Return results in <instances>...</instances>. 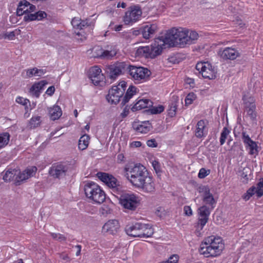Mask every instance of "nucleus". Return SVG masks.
Returning <instances> with one entry per match:
<instances>
[{
    "mask_svg": "<svg viewBox=\"0 0 263 263\" xmlns=\"http://www.w3.org/2000/svg\"><path fill=\"white\" fill-rule=\"evenodd\" d=\"M166 42L170 47H184L194 44L198 39V33L184 28H173L165 34Z\"/></svg>",
    "mask_w": 263,
    "mask_h": 263,
    "instance_id": "nucleus-1",
    "label": "nucleus"
},
{
    "mask_svg": "<svg viewBox=\"0 0 263 263\" xmlns=\"http://www.w3.org/2000/svg\"><path fill=\"white\" fill-rule=\"evenodd\" d=\"M224 248L222 238L211 235L205 238L201 242L198 251L204 257L214 258L220 255Z\"/></svg>",
    "mask_w": 263,
    "mask_h": 263,
    "instance_id": "nucleus-2",
    "label": "nucleus"
},
{
    "mask_svg": "<svg viewBox=\"0 0 263 263\" xmlns=\"http://www.w3.org/2000/svg\"><path fill=\"white\" fill-rule=\"evenodd\" d=\"M167 45L165 34L155 39L151 46H140L136 50V54L138 57L153 59L159 55L163 48Z\"/></svg>",
    "mask_w": 263,
    "mask_h": 263,
    "instance_id": "nucleus-3",
    "label": "nucleus"
},
{
    "mask_svg": "<svg viewBox=\"0 0 263 263\" xmlns=\"http://www.w3.org/2000/svg\"><path fill=\"white\" fill-rule=\"evenodd\" d=\"M146 168L140 163H127L123 170V175L135 187L148 173Z\"/></svg>",
    "mask_w": 263,
    "mask_h": 263,
    "instance_id": "nucleus-4",
    "label": "nucleus"
},
{
    "mask_svg": "<svg viewBox=\"0 0 263 263\" xmlns=\"http://www.w3.org/2000/svg\"><path fill=\"white\" fill-rule=\"evenodd\" d=\"M86 197L94 204H101L106 198V195L102 188L96 182L88 181L83 187Z\"/></svg>",
    "mask_w": 263,
    "mask_h": 263,
    "instance_id": "nucleus-5",
    "label": "nucleus"
},
{
    "mask_svg": "<svg viewBox=\"0 0 263 263\" xmlns=\"http://www.w3.org/2000/svg\"><path fill=\"white\" fill-rule=\"evenodd\" d=\"M127 72L130 78L136 84L144 83L149 80L151 71L142 66L128 65Z\"/></svg>",
    "mask_w": 263,
    "mask_h": 263,
    "instance_id": "nucleus-6",
    "label": "nucleus"
},
{
    "mask_svg": "<svg viewBox=\"0 0 263 263\" xmlns=\"http://www.w3.org/2000/svg\"><path fill=\"white\" fill-rule=\"evenodd\" d=\"M141 197L133 193H124L119 198V203L125 209L135 211L140 204Z\"/></svg>",
    "mask_w": 263,
    "mask_h": 263,
    "instance_id": "nucleus-7",
    "label": "nucleus"
},
{
    "mask_svg": "<svg viewBox=\"0 0 263 263\" xmlns=\"http://www.w3.org/2000/svg\"><path fill=\"white\" fill-rule=\"evenodd\" d=\"M196 69L204 79L213 80L216 78V68L208 62L197 63Z\"/></svg>",
    "mask_w": 263,
    "mask_h": 263,
    "instance_id": "nucleus-8",
    "label": "nucleus"
},
{
    "mask_svg": "<svg viewBox=\"0 0 263 263\" xmlns=\"http://www.w3.org/2000/svg\"><path fill=\"white\" fill-rule=\"evenodd\" d=\"M198 221L195 226L196 233L197 236L201 235V231L205 226L209 220V217L211 213V210L206 205H203L198 208Z\"/></svg>",
    "mask_w": 263,
    "mask_h": 263,
    "instance_id": "nucleus-9",
    "label": "nucleus"
},
{
    "mask_svg": "<svg viewBox=\"0 0 263 263\" xmlns=\"http://www.w3.org/2000/svg\"><path fill=\"white\" fill-rule=\"evenodd\" d=\"M97 175L100 180L112 190V192L118 194L121 192V186L117 179L113 176L102 172L98 173Z\"/></svg>",
    "mask_w": 263,
    "mask_h": 263,
    "instance_id": "nucleus-10",
    "label": "nucleus"
},
{
    "mask_svg": "<svg viewBox=\"0 0 263 263\" xmlns=\"http://www.w3.org/2000/svg\"><path fill=\"white\" fill-rule=\"evenodd\" d=\"M135 187L145 193H153L156 189L155 179L148 172Z\"/></svg>",
    "mask_w": 263,
    "mask_h": 263,
    "instance_id": "nucleus-11",
    "label": "nucleus"
},
{
    "mask_svg": "<svg viewBox=\"0 0 263 263\" xmlns=\"http://www.w3.org/2000/svg\"><path fill=\"white\" fill-rule=\"evenodd\" d=\"M243 103L245 111L247 115L251 119H254L256 118V114L255 111L256 105L255 100L250 92L244 93L242 97Z\"/></svg>",
    "mask_w": 263,
    "mask_h": 263,
    "instance_id": "nucleus-12",
    "label": "nucleus"
},
{
    "mask_svg": "<svg viewBox=\"0 0 263 263\" xmlns=\"http://www.w3.org/2000/svg\"><path fill=\"white\" fill-rule=\"evenodd\" d=\"M142 10L137 6H131L125 12L123 22L126 25H133L141 19Z\"/></svg>",
    "mask_w": 263,
    "mask_h": 263,
    "instance_id": "nucleus-13",
    "label": "nucleus"
},
{
    "mask_svg": "<svg viewBox=\"0 0 263 263\" xmlns=\"http://www.w3.org/2000/svg\"><path fill=\"white\" fill-rule=\"evenodd\" d=\"M128 65L125 62H118L108 66L106 70L110 79L114 80L125 70L127 71Z\"/></svg>",
    "mask_w": 263,
    "mask_h": 263,
    "instance_id": "nucleus-14",
    "label": "nucleus"
},
{
    "mask_svg": "<svg viewBox=\"0 0 263 263\" xmlns=\"http://www.w3.org/2000/svg\"><path fill=\"white\" fill-rule=\"evenodd\" d=\"M199 192L202 195L203 201L205 205H206L209 209H214L216 206L217 201L211 193L209 188L206 186H200L199 188Z\"/></svg>",
    "mask_w": 263,
    "mask_h": 263,
    "instance_id": "nucleus-15",
    "label": "nucleus"
},
{
    "mask_svg": "<svg viewBox=\"0 0 263 263\" xmlns=\"http://www.w3.org/2000/svg\"><path fill=\"white\" fill-rule=\"evenodd\" d=\"M88 76L95 85H99L104 79L101 69L98 66L91 67L89 69Z\"/></svg>",
    "mask_w": 263,
    "mask_h": 263,
    "instance_id": "nucleus-16",
    "label": "nucleus"
},
{
    "mask_svg": "<svg viewBox=\"0 0 263 263\" xmlns=\"http://www.w3.org/2000/svg\"><path fill=\"white\" fill-rule=\"evenodd\" d=\"M255 194L258 197L263 195V179L260 180L256 186H252L249 189L246 193L243 195V198L247 201Z\"/></svg>",
    "mask_w": 263,
    "mask_h": 263,
    "instance_id": "nucleus-17",
    "label": "nucleus"
},
{
    "mask_svg": "<svg viewBox=\"0 0 263 263\" xmlns=\"http://www.w3.org/2000/svg\"><path fill=\"white\" fill-rule=\"evenodd\" d=\"M36 171L37 168L35 166L28 167L22 172L18 169V173L15 178V183L18 185L20 182L33 176Z\"/></svg>",
    "mask_w": 263,
    "mask_h": 263,
    "instance_id": "nucleus-18",
    "label": "nucleus"
},
{
    "mask_svg": "<svg viewBox=\"0 0 263 263\" xmlns=\"http://www.w3.org/2000/svg\"><path fill=\"white\" fill-rule=\"evenodd\" d=\"M123 95V89L120 88V89L118 87L112 86L108 91L106 99L109 103L116 104L119 102L120 99Z\"/></svg>",
    "mask_w": 263,
    "mask_h": 263,
    "instance_id": "nucleus-19",
    "label": "nucleus"
},
{
    "mask_svg": "<svg viewBox=\"0 0 263 263\" xmlns=\"http://www.w3.org/2000/svg\"><path fill=\"white\" fill-rule=\"evenodd\" d=\"M45 73L46 70L45 69L32 67L23 70L21 76L24 79H30L33 77H41Z\"/></svg>",
    "mask_w": 263,
    "mask_h": 263,
    "instance_id": "nucleus-20",
    "label": "nucleus"
},
{
    "mask_svg": "<svg viewBox=\"0 0 263 263\" xmlns=\"http://www.w3.org/2000/svg\"><path fill=\"white\" fill-rule=\"evenodd\" d=\"M35 7L30 4L26 0L21 1L18 5L16 13L21 16L25 13H29L35 11Z\"/></svg>",
    "mask_w": 263,
    "mask_h": 263,
    "instance_id": "nucleus-21",
    "label": "nucleus"
},
{
    "mask_svg": "<svg viewBox=\"0 0 263 263\" xmlns=\"http://www.w3.org/2000/svg\"><path fill=\"white\" fill-rule=\"evenodd\" d=\"M47 84V82L46 80H42L34 83L29 88V95L32 97L39 98L41 93V91Z\"/></svg>",
    "mask_w": 263,
    "mask_h": 263,
    "instance_id": "nucleus-22",
    "label": "nucleus"
},
{
    "mask_svg": "<svg viewBox=\"0 0 263 263\" xmlns=\"http://www.w3.org/2000/svg\"><path fill=\"white\" fill-rule=\"evenodd\" d=\"M120 226L118 220H109L107 221L102 227V231L110 234H116L119 229Z\"/></svg>",
    "mask_w": 263,
    "mask_h": 263,
    "instance_id": "nucleus-23",
    "label": "nucleus"
},
{
    "mask_svg": "<svg viewBox=\"0 0 263 263\" xmlns=\"http://www.w3.org/2000/svg\"><path fill=\"white\" fill-rule=\"evenodd\" d=\"M133 127L137 133L146 134L152 129L151 124L149 121L135 122L133 124Z\"/></svg>",
    "mask_w": 263,
    "mask_h": 263,
    "instance_id": "nucleus-24",
    "label": "nucleus"
},
{
    "mask_svg": "<svg viewBox=\"0 0 263 263\" xmlns=\"http://www.w3.org/2000/svg\"><path fill=\"white\" fill-rule=\"evenodd\" d=\"M243 140L249 153L252 155H257L258 151L256 142L253 141L248 135H246L245 134L243 135Z\"/></svg>",
    "mask_w": 263,
    "mask_h": 263,
    "instance_id": "nucleus-25",
    "label": "nucleus"
},
{
    "mask_svg": "<svg viewBox=\"0 0 263 263\" xmlns=\"http://www.w3.org/2000/svg\"><path fill=\"white\" fill-rule=\"evenodd\" d=\"M141 224L142 223L137 222L134 224L126 226L125 228L126 234L134 237H139L140 235H141L140 233Z\"/></svg>",
    "mask_w": 263,
    "mask_h": 263,
    "instance_id": "nucleus-26",
    "label": "nucleus"
},
{
    "mask_svg": "<svg viewBox=\"0 0 263 263\" xmlns=\"http://www.w3.org/2000/svg\"><path fill=\"white\" fill-rule=\"evenodd\" d=\"M208 132L206 122L203 120L199 121L196 125L195 130L196 137L199 138L205 137Z\"/></svg>",
    "mask_w": 263,
    "mask_h": 263,
    "instance_id": "nucleus-27",
    "label": "nucleus"
},
{
    "mask_svg": "<svg viewBox=\"0 0 263 263\" xmlns=\"http://www.w3.org/2000/svg\"><path fill=\"white\" fill-rule=\"evenodd\" d=\"M67 169L65 165L58 164L52 166L50 170V174L55 177H60L67 171Z\"/></svg>",
    "mask_w": 263,
    "mask_h": 263,
    "instance_id": "nucleus-28",
    "label": "nucleus"
},
{
    "mask_svg": "<svg viewBox=\"0 0 263 263\" xmlns=\"http://www.w3.org/2000/svg\"><path fill=\"white\" fill-rule=\"evenodd\" d=\"M157 26L156 24L146 25L141 28L143 37L145 39L150 38L156 32Z\"/></svg>",
    "mask_w": 263,
    "mask_h": 263,
    "instance_id": "nucleus-29",
    "label": "nucleus"
},
{
    "mask_svg": "<svg viewBox=\"0 0 263 263\" xmlns=\"http://www.w3.org/2000/svg\"><path fill=\"white\" fill-rule=\"evenodd\" d=\"M154 229L152 226L148 223H142L141 224L140 235V238H148L151 237L154 234Z\"/></svg>",
    "mask_w": 263,
    "mask_h": 263,
    "instance_id": "nucleus-30",
    "label": "nucleus"
},
{
    "mask_svg": "<svg viewBox=\"0 0 263 263\" xmlns=\"http://www.w3.org/2000/svg\"><path fill=\"white\" fill-rule=\"evenodd\" d=\"M71 25L76 29L82 30L87 28L90 24L88 22V20L82 21L78 17L73 18L71 22Z\"/></svg>",
    "mask_w": 263,
    "mask_h": 263,
    "instance_id": "nucleus-31",
    "label": "nucleus"
},
{
    "mask_svg": "<svg viewBox=\"0 0 263 263\" xmlns=\"http://www.w3.org/2000/svg\"><path fill=\"white\" fill-rule=\"evenodd\" d=\"M46 16V13L42 11H39L35 13H29L24 16V20L26 21L41 20Z\"/></svg>",
    "mask_w": 263,
    "mask_h": 263,
    "instance_id": "nucleus-32",
    "label": "nucleus"
},
{
    "mask_svg": "<svg viewBox=\"0 0 263 263\" xmlns=\"http://www.w3.org/2000/svg\"><path fill=\"white\" fill-rule=\"evenodd\" d=\"M238 175L240 176L242 182L244 183H247L251 177V170L248 166L241 167L239 169Z\"/></svg>",
    "mask_w": 263,
    "mask_h": 263,
    "instance_id": "nucleus-33",
    "label": "nucleus"
},
{
    "mask_svg": "<svg viewBox=\"0 0 263 263\" xmlns=\"http://www.w3.org/2000/svg\"><path fill=\"white\" fill-rule=\"evenodd\" d=\"M49 115L52 120L58 119L62 115V111L60 107L54 105L48 108Z\"/></svg>",
    "mask_w": 263,
    "mask_h": 263,
    "instance_id": "nucleus-34",
    "label": "nucleus"
},
{
    "mask_svg": "<svg viewBox=\"0 0 263 263\" xmlns=\"http://www.w3.org/2000/svg\"><path fill=\"white\" fill-rule=\"evenodd\" d=\"M153 102L148 99H142L138 100L135 104L133 108L136 110H140L152 106Z\"/></svg>",
    "mask_w": 263,
    "mask_h": 263,
    "instance_id": "nucleus-35",
    "label": "nucleus"
},
{
    "mask_svg": "<svg viewBox=\"0 0 263 263\" xmlns=\"http://www.w3.org/2000/svg\"><path fill=\"white\" fill-rule=\"evenodd\" d=\"M17 173L18 169L9 168L5 172L3 176V179L6 182H9L12 180H14L15 181V178L17 176Z\"/></svg>",
    "mask_w": 263,
    "mask_h": 263,
    "instance_id": "nucleus-36",
    "label": "nucleus"
},
{
    "mask_svg": "<svg viewBox=\"0 0 263 263\" xmlns=\"http://www.w3.org/2000/svg\"><path fill=\"white\" fill-rule=\"evenodd\" d=\"M117 53V50L115 47H111L110 49L103 50L102 59H111Z\"/></svg>",
    "mask_w": 263,
    "mask_h": 263,
    "instance_id": "nucleus-37",
    "label": "nucleus"
},
{
    "mask_svg": "<svg viewBox=\"0 0 263 263\" xmlns=\"http://www.w3.org/2000/svg\"><path fill=\"white\" fill-rule=\"evenodd\" d=\"M137 88L134 86H130L123 99L122 104H125L136 94Z\"/></svg>",
    "mask_w": 263,
    "mask_h": 263,
    "instance_id": "nucleus-38",
    "label": "nucleus"
},
{
    "mask_svg": "<svg viewBox=\"0 0 263 263\" xmlns=\"http://www.w3.org/2000/svg\"><path fill=\"white\" fill-rule=\"evenodd\" d=\"M89 143V137L88 135L84 134L82 136L79 141L78 147L81 150L85 149L88 146Z\"/></svg>",
    "mask_w": 263,
    "mask_h": 263,
    "instance_id": "nucleus-39",
    "label": "nucleus"
},
{
    "mask_svg": "<svg viewBox=\"0 0 263 263\" xmlns=\"http://www.w3.org/2000/svg\"><path fill=\"white\" fill-rule=\"evenodd\" d=\"M218 55L223 61H229L230 59V48L226 47L220 49L218 52Z\"/></svg>",
    "mask_w": 263,
    "mask_h": 263,
    "instance_id": "nucleus-40",
    "label": "nucleus"
},
{
    "mask_svg": "<svg viewBox=\"0 0 263 263\" xmlns=\"http://www.w3.org/2000/svg\"><path fill=\"white\" fill-rule=\"evenodd\" d=\"M10 140V135L8 133L0 134V149L5 147Z\"/></svg>",
    "mask_w": 263,
    "mask_h": 263,
    "instance_id": "nucleus-41",
    "label": "nucleus"
},
{
    "mask_svg": "<svg viewBox=\"0 0 263 263\" xmlns=\"http://www.w3.org/2000/svg\"><path fill=\"white\" fill-rule=\"evenodd\" d=\"M245 24L242 21V20L236 18L235 20H233L232 22V25H231V27H233L234 31L240 32L241 30L245 27Z\"/></svg>",
    "mask_w": 263,
    "mask_h": 263,
    "instance_id": "nucleus-42",
    "label": "nucleus"
},
{
    "mask_svg": "<svg viewBox=\"0 0 263 263\" xmlns=\"http://www.w3.org/2000/svg\"><path fill=\"white\" fill-rule=\"evenodd\" d=\"M15 102L24 106L25 110L27 111L29 109L30 105V101L22 97L17 96L15 99Z\"/></svg>",
    "mask_w": 263,
    "mask_h": 263,
    "instance_id": "nucleus-43",
    "label": "nucleus"
},
{
    "mask_svg": "<svg viewBox=\"0 0 263 263\" xmlns=\"http://www.w3.org/2000/svg\"><path fill=\"white\" fill-rule=\"evenodd\" d=\"M41 116H34L29 121V127L31 128H35L40 125L41 122Z\"/></svg>",
    "mask_w": 263,
    "mask_h": 263,
    "instance_id": "nucleus-44",
    "label": "nucleus"
},
{
    "mask_svg": "<svg viewBox=\"0 0 263 263\" xmlns=\"http://www.w3.org/2000/svg\"><path fill=\"white\" fill-rule=\"evenodd\" d=\"M103 49L100 46H95L92 49V57L93 58H101Z\"/></svg>",
    "mask_w": 263,
    "mask_h": 263,
    "instance_id": "nucleus-45",
    "label": "nucleus"
},
{
    "mask_svg": "<svg viewBox=\"0 0 263 263\" xmlns=\"http://www.w3.org/2000/svg\"><path fill=\"white\" fill-rule=\"evenodd\" d=\"M197 97L195 93L190 92L186 97L185 99V105L188 106L193 103V101H195Z\"/></svg>",
    "mask_w": 263,
    "mask_h": 263,
    "instance_id": "nucleus-46",
    "label": "nucleus"
},
{
    "mask_svg": "<svg viewBox=\"0 0 263 263\" xmlns=\"http://www.w3.org/2000/svg\"><path fill=\"white\" fill-rule=\"evenodd\" d=\"M229 130L227 128L224 127L222 132L221 134V136L220 138V142L221 145L223 144L226 141V139L228 135L229 134Z\"/></svg>",
    "mask_w": 263,
    "mask_h": 263,
    "instance_id": "nucleus-47",
    "label": "nucleus"
},
{
    "mask_svg": "<svg viewBox=\"0 0 263 263\" xmlns=\"http://www.w3.org/2000/svg\"><path fill=\"white\" fill-rule=\"evenodd\" d=\"M1 36L2 39H8L9 40H13L15 37V33L14 31L7 32L3 33Z\"/></svg>",
    "mask_w": 263,
    "mask_h": 263,
    "instance_id": "nucleus-48",
    "label": "nucleus"
},
{
    "mask_svg": "<svg viewBox=\"0 0 263 263\" xmlns=\"http://www.w3.org/2000/svg\"><path fill=\"white\" fill-rule=\"evenodd\" d=\"M210 173V170L205 169L204 168H201L198 173V177L200 179L204 178Z\"/></svg>",
    "mask_w": 263,
    "mask_h": 263,
    "instance_id": "nucleus-49",
    "label": "nucleus"
},
{
    "mask_svg": "<svg viewBox=\"0 0 263 263\" xmlns=\"http://www.w3.org/2000/svg\"><path fill=\"white\" fill-rule=\"evenodd\" d=\"M164 107L162 105H158V106H153L151 109V112L153 114H159L163 111Z\"/></svg>",
    "mask_w": 263,
    "mask_h": 263,
    "instance_id": "nucleus-50",
    "label": "nucleus"
},
{
    "mask_svg": "<svg viewBox=\"0 0 263 263\" xmlns=\"http://www.w3.org/2000/svg\"><path fill=\"white\" fill-rule=\"evenodd\" d=\"M240 55L241 52L239 50L231 48V60L236 59L237 58L239 57Z\"/></svg>",
    "mask_w": 263,
    "mask_h": 263,
    "instance_id": "nucleus-51",
    "label": "nucleus"
},
{
    "mask_svg": "<svg viewBox=\"0 0 263 263\" xmlns=\"http://www.w3.org/2000/svg\"><path fill=\"white\" fill-rule=\"evenodd\" d=\"M183 213L185 216L188 217H190L193 214V212L191 206L188 205H185L183 207Z\"/></svg>",
    "mask_w": 263,
    "mask_h": 263,
    "instance_id": "nucleus-52",
    "label": "nucleus"
},
{
    "mask_svg": "<svg viewBox=\"0 0 263 263\" xmlns=\"http://www.w3.org/2000/svg\"><path fill=\"white\" fill-rule=\"evenodd\" d=\"M100 212L102 215H107L110 213L111 209L108 205L104 204L101 207Z\"/></svg>",
    "mask_w": 263,
    "mask_h": 263,
    "instance_id": "nucleus-53",
    "label": "nucleus"
},
{
    "mask_svg": "<svg viewBox=\"0 0 263 263\" xmlns=\"http://www.w3.org/2000/svg\"><path fill=\"white\" fill-rule=\"evenodd\" d=\"M179 259L177 255H173L170 257L168 260L164 261L165 263H177Z\"/></svg>",
    "mask_w": 263,
    "mask_h": 263,
    "instance_id": "nucleus-54",
    "label": "nucleus"
},
{
    "mask_svg": "<svg viewBox=\"0 0 263 263\" xmlns=\"http://www.w3.org/2000/svg\"><path fill=\"white\" fill-rule=\"evenodd\" d=\"M147 145L150 147H156L157 146V143L155 139H150L146 142Z\"/></svg>",
    "mask_w": 263,
    "mask_h": 263,
    "instance_id": "nucleus-55",
    "label": "nucleus"
},
{
    "mask_svg": "<svg viewBox=\"0 0 263 263\" xmlns=\"http://www.w3.org/2000/svg\"><path fill=\"white\" fill-rule=\"evenodd\" d=\"M52 235V237L55 239H57V240H59L60 241H63V240H65V237L61 234H54V233H52L51 234Z\"/></svg>",
    "mask_w": 263,
    "mask_h": 263,
    "instance_id": "nucleus-56",
    "label": "nucleus"
},
{
    "mask_svg": "<svg viewBox=\"0 0 263 263\" xmlns=\"http://www.w3.org/2000/svg\"><path fill=\"white\" fill-rule=\"evenodd\" d=\"M152 166L156 172H159L160 169V165L159 162L157 160H154L152 162Z\"/></svg>",
    "mask_w": 263,
    "mask_h": 263,
    "instance_id": "nucleus-57",
    "label": "nucleus"
},
{
    "mask_svg": "<svg viewBox=\"0 0 263 263\" xmlns=\"http://www.w3.org/2000/svg\"><path fill=\"white\" fill-rule=\"evenodd\" d=\"M126 83L124 81H122L119 83L118 85L114 86L113 87H118L120 89V88L123 89V93H124L125 88H126Z\"/></svg>",
    "mask_w": 263,
    "mask_h": 263,
    "instance_id": "nucleus-58",
    "label": "nucleus"
},
{
    "mask_svg": "<svg viewBox=\"0 0 263 263\" xmlns=\"http://www.w3.org/2000/svg\"><path fill=\"white\" fill-rule=\"evenodd\" d=\"M55 91V88L54 86H50L48 88L47 90L46 91V93L50 96H51Z\"/></svg>",
    "mask_w": 263,
    "mask_h": 263,
    "instance_id": "nucleus-59",
    "label": "nucleus"
},
{
    "mask_svg": "<svg viewBox=\"0 0 263 263\" xmlns=\"http://www.w3.org/2000/svg\"><path fill=\"white\" fill-rule=\"evenodd\" d=\"M176 109L177 107L176 106H173L171 107L168 111V115L170 117H173L175 115Z\"/></svg>",
    "mask_w": 263,
    "mask_h": 263,
    "instance_id": "nucleus-60",
    "label": "nucleus"
},
{
    "mask_svg": "<svg viewBox=\"0 0 263 263\" xmlns=\"http://www.w3.org/2000/svg\"><path fill=\"white\" fill-rule=\"evenodd\" d=\"M164 212V209L162 207L159 206L158 207L156 210V214L162 217L163 215V212Z\"/></svg>",
    "mask_w": 263,
    "mask_h": 263,
    "instance_id": "nucleus-61",
    "label": "nucleus"
},
{
    "mask_svg": "<svg viewBox=\"0 0 263 263\" xmlns=\"http://www.w3.org/2000/svg\"><path fill=\"white\" fill-rule=\"evenodd\" d=\"M141 145H142L141 142L139 141H133L130 143V146L132 147H139Z\"/></svg>",
    "mask_w": 263,
    "mask_h": 263,
    "instance_id": "nucleus-62",
    "label": "nucleus"
},
{
    "mask_svg": "<svg viewBox=\"0 0 263 263\" xmlns=\"http://www.w3.org/2000/svg\"><path fill=\"white\" fill-rule=\"evenodd\" d=\"M46 43L47 45L53 46L54 47H57V43L52 41V39H48L46 41Z\"/></svg>",
    "mask_w": 263,
    "mask_h": 263,
    "instance_id": "nucleus-63",
    "label": "nucleus"
},
{
    "mask_svg": "<svg viewBox=\"0 0 263 263\" xmlns=\"http://www.w3.org/2000/svg\"><path fill=\"white\" fill-rule=\"evenodd\" d=\"M124 156L122 153H120L117 155V161L119 163L123 162L124 160Z\"/></svg>",
    "mask_w": 263,
    "mask_h": 263,
    "instance_id": "nucleus-64",
    "label": "nucleus"
}]
</instances>
